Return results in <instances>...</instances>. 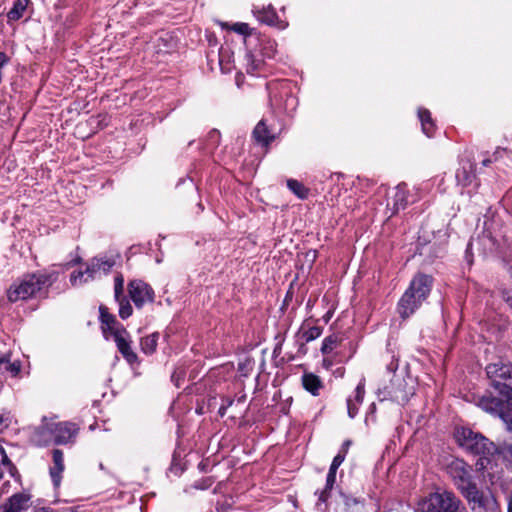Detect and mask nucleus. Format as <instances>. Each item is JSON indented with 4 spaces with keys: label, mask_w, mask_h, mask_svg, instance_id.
Segmentation results:
<instances>
[{
    "label": "nucleus",
    "mask_w": 512,
    "mask_h": 512,
    "mask_svg": "<svg viewBox=\"0 0 512 512\" xmlns=\"http://www.w3.org/2000/svg\"><path fill=\"white\" fill-rule=\"evenodd\" d=\"M57 272L36 271L27 273L15 281L7 290V298L11 303L25 301L41 293L57 280Z\"/></svg>",
    "instance_id": "f257e3e1"
},
{
    "label": "nucleus",
    "mask_w": 512,
    "mask_h": 512,
    "mask_svg": "<svg viewBox=\"0 0 512 512\" xmlns=\"http://www.w3.org/2000/svg\"><path fill=\"white\" fill-rule=\"evenodd\" d=\"M433 286V277L424 273H417L400 298L397 311L402 319L409 318L419 309L428 298Z\"/></svg>",
    "instance_id": "f03ea898"
},
{
    "label": "nucleus",
    "mask_w": 512,
    "mask_h": 512,
    "mask_svg": "<svg viewBox=\"0 0 512 512\" xmlns=\"http://www.w3.org/2000/svg\"><path fill=\"white\" fill-rule=\"evenodd\" d=\"M79 427L72 422H58L41 426L36 433V442L39 446L51 444V436L56 445H64L74 441Z\"/></svg>",
    "instance_id": "7ed1b4c3"
},
{
    "label": "nucleus",
    "mask_w": 512,
    "mask_h": 512,
    "mask_svg": "<svg viewBox=\"0 0 512 512\" xmlns=\"http://www.w3.org/2000/svg\"><path fill=\"white\" fill-rule=\"evenodd\" d=\"M420 512H468L461 499L452 491L431 493L419 504Z\"/></svg>",
    "instance_id": "20e7f679"
},
{
    "label": "nucleus",
    "mask_w": 512,
    "mask_h": 512,
    "mask_svg": "<svg viewBox=\"0 0 512 512\" xmlns=\"http://www.w3.org/2000/svg\"><path fill=\"white\" fill-rule=\"evenodd\" d=\"M455 438L462 448L472 454L481 455L487 460L489 457L494 456L498 450L495 443L468 428L457 429Z\"/></svg>",
    "instance_id": "39448f33"
},
{
    "label": "nucleus",
    "mask_w": 512,
    "mask_h": 512,
    "mask_svg": "<svg viewBox=\"0 0 512 512\" xmlns=\"http://www.w3.org/2000/svg\"><path fill=\"white\" fill-rule=\"evenodd\" d=\"M459 491L467 500L473 512H486L495 502L494 498L485 496L474 482H471Z\"/></svg>",
    "instance_id": "423d86ee"
},
{
    "label": "nucleus",
    "mask_w": 512,
    "mask_h": 512,
    "mask_svg": "<svg viewBox=\"0 0 512 512\" xmlns=\"http://www.w3.org/2000/svg\"><path fill=\"white\" fill-rule=\"evenodd\" d=\"M486 374L493 386H509L502 381L512 380V364L507 359L498 358L486 366Z\"/></svg>",
    "instance_id": "0eeeda50"
},
{
    "label": "nucleus",
    "mask_w": 512,
    "mask_h": 512,
    "mask_svg": "<svg viewBox=\"0 0 512 512\" xmlns=\"http://www.w3.org/2000/svg\"><path fill=\"white\" fill-rule=\"evenodd\" d=\"M129 296L137 308H142L146 303H152L155 293L152 287L146 282L135 279L128 283Z\"/></svg>",
    "instance_id": "6e6552de"
},
{
    "label": "nucleus",
    "mask_w": 512,
    "mask_h": 512,
    "mask_svg": "<svg viewBox=\"0 0 512 512\" xmlns=\"http://www.w3.org/2000/svg\"><path fill=\"white\" fill-rule=\"evenodd\" d=\"M446 470L458 490L473 482L471 467L461 459L452 460L447 465Z\"/></svg>",
    "instance_id": "1a4fd4ad"
},
{
    "label": "nucleus",
    "mask_w": 512,
    "mask_h": 512,
    "mask_svg": "<svg viewBox=\"0 0 512 512\" xmlns=\"http://www.w3.org/2000/svg\"><path fill=\"white\" fill-rule=\"evenodd\" d=\"M126 336H128V333L124 327H121V330L113 331L114 341L123 358L131 366L139 364L138 356L131 347V341Z\"/></svg>",
    "instance_id": "9d476101"
},
{
    "label": "nucleus",
    "mask_w": 512,
    "mask_h": 512,
    "mask_svg": "<svg viewBox=\"0 0 512 512\" xmlns=\"http://www.w3.org/2000/svg\"><path fill=\"white\" fill-rule=\"evenodd\" d=\"M402 382L403 381L400 380L392 381L391 389L386 387L383 391L379 390V395L383 394V398H381V400L390 399L399 404H405L408 402L410 396H412L414 392L412 388L406 389Z\"/></svg>",
    "instance_id": "9b49d317"
},
{
    "label": "nucleus",
    "mask_w": 512,
    "mask_h": 512,
    "mask_svg": "<svg viewBox=\"0 0 512 512\" xmlns=\"http://www.w3.org/2000/svg\"><path fill=\"white\" fill-rule=\"evenodd\" d=\"M114 264L115 262L111 260V258L95 257L87 265L85 273H87L91 279H94L97 275L109 273Z\"/></svg>",
    "instance_id": "f8f14e48"
},
{
    "label": "nucleus",
    "mask_w": 512,
    "mask_h": 512,
    "mask_svg": "<svg viewBox=\"0 0 512 512\" xmlns=\"http://www.w3.org/2000/svg\"><path fill=\"white\" fill-rule=\"evenodd\" d=\"M253 13L257 20L263 24L275 26L278 28L283 27L282 21H280L275 9L271 5L262 7L261 9L255 8Z\"/></svg>",
    "instance_id": "ddd939ff"
},
{
    "label": "nucleus",
    "mask_w": 512,
    "mask_h": 512,
    "mask_svg": "<svg viewBox=\"0 0 512 512\" xmlns=\"http://www.w3.org/2000/svg\"><path fill=\"white\" fill-rule=\"evenodd\" d=\"M252 136L257 144L266 148L276 139V135L269 129L265 120H260L257 123Z\"/></svg>",
    "instance_id": "4468645a"
},
{
    "label": "nucleus",
    "mask_w": 512,
    "mask_h": 512,
    "mask_svg": "<svg viewBox=\"0 0 512 512\" xmlns=\"http://www.w3.org/2000/svg\"><path fill=\"white\" fill-rule=\"evenodd\" d=\"M30 497L24 493L12 495L0 508V512H23L29 507Z\"/></svg>",
    "instance_id": "2eb2a0df"
},
{
    "label": "nucleus",
    "mask_w": 512,
    "mask_h": 512,
    "mask_svg": "<svg viewBox=\"0 0 512 512\" xmlns=\"http://www.w3.org/2000/svg\"><path fill=\"white\" fill-rule=\"evenodd\" d=\"M53 466L50 467L49 473L55 487H58L62 480V473L65 469L63 452L60 449L52 451Z\"/></svg>",
    "instance_id": "dca6fc26"
},
{
    "label": "nucleus",
    "mask_w": 512,
    "mask_h": 512,
    "mask_svg": "<svg viewBox=\"0 0 512 512\" xmlns=\"http://www.w3.org/2000/svg\"><path fill=\"white\" fill-rule=\"evenodd\" d=\"M303 388L311 393L313 396H318L320 390L323 388V382L319 376L313 373H304L302 376Z\"/></svg>",
    "instance_id": "f3484780"
},
{
    "label": "nucleus",
    "mask_w": 512,
    "mask_h": 512,
    "mask_svg": "<svg viewBox=\"0 0 512 512\" xmlns=\"http://www.w3.org/2000/svg\"><path fill=\"white\" fill-rule=\"evenodd\" d=\"M99 312L100 321L102 323V331L104 335H106L109 332L113 336V331L121 330L122 326L115 327V325L117 324L116 318L114 315L108 312V309L106 307L100 306Z\"/></svg>",
    "instance_id": "a211bd4d"
},
{
    "label": "nucleus",
    "mask_w": 512,
    "mask_h": 512,
    "mask_svg": "<svg viewBox=\"0 0 512 512\" xmlns=\"http://www.w3.org/2000/svg\"><path fill=\"white\" fill-rule=\"evenodd\" d=\"M418 117L421 122L423 133L428 137H432L435 131V124L431 118L430 111L425 108H420L418 110Z\"/></svg>",
    "instance_id": "6ab92c4d"
},
{
    "label": "nucleus",
    "mask_w": 512,
    "mask_h": 512,
    "mask_svg": "<svg viewBox=\"0 0 512 512\" xmlns=\"http://www.w3.org/2000/svg\"><path fill=\"white\" fill-rule=\"evenodd\" d=\"M30 2L31 0H16L13 7L7 13L8 23L21 19Z\"/></svg>",
    "instance_id": "aec40b11"
},
{
    "label": "nucleus",
    "mask_w": 512,
    "mask_h": 512,
    "mask_svg": "<svg viewBox=\"0 0 512 512\" xmlns=\"http://www.w3.org/2000/svg\"><path fill=\"white\" fill-rule=\"evenodd\" d=\"M407 195H408V191H407L406 184H404V183L399 184L395 188V192H394V196H393V206L396 211H398L399 209H404L406 207V205L408 203Z\"/></svg>",
    "instance_id": "412c9836"
},
{
    "label": "nucleus",
    "mask_w": 512,
    "mask_h": 512,
    "mask_svg": "<svg viewBox=\"0 0 512 512\" xmlns=\"http://www.w3.org/2000/svg\"><path fill=\"white\" fill-rule=\"evenodd\" d=\"M336 473H337V469L330 466L327 477H326V486L319 493V501L326 502L327 499L329 498L330 492L333 489L334 484L336 482Z\"/></svg>",
    "instance_id": "4be33fe9"
},
{
    "label": "nucleus",
    "mask_w": 512,
    "mask_h": 512,
    "mask_svg": "<svg viewBox=\"0 0 512 512\" xmlns=\"http://www.w3.org/2000/svg\"><path fill=\"white\" fill-rule=\"evenodd\" d=\"M322 327L320 326H312V327H308L306 328V323H304L299 331H298V335L301 336V338L304 340L305 343H308V342H311L317 338H319L322 334Z\"/></svg>",
    "instance_id": "5701e85b"
},
{
    "label": "nucleus",
    "mask_w": 512,
    "mask_h": 512,
    "mask_svg": "<svg viewBox=\"0 0 512 512\" xmlns=\"http://www.w3.org/2000/svg\"><path fill=\"white\" fill-rule=\"evenodd\" d=\"M159 334L152 333L141 338L140 347L141 351L145 354L151 355L156 351Z\"/></svg>",
    "instance_id": "b1692460"
},
{
    "label": "nucleus",
    "mask_w": 512,
    "mask_h": 512,
    "mask_svg": "<svg viewBox=\"0 0 512 512\" xmlns=\"http://www.w3.org/2000/svg\"><path fill=\"white\" fill-rule=\"evenodd\" d=\"M341 343V338L337 334H332L324 338L321 346V353L323 355L330 354Z\"/></svg>",
    "instance_id": "393cba45"
},
{
    "label": "nucleus",
    "mask_w": 512,
    "mask_h": 512,
    "mask_svg": "<svg viewBox=\"0 0 512 512\" xmlns=\"http://www.w3.org/2000/svg\"><path fill=\"white\" fill-rule=\"evenodd\" d=\"M246 59V72L248 74L254 75L258 71L261 70L263 65V61L261 59H257L252 53H247L245 56Z\"/></svg>",
    "instance_id": "a878e982"
},
{
    "label": "nucleus",
    "mask_w": 512,
    "mask_h": 512,
    "mask_svg": "<svg viewBox=\"0 0 512 512\" xmlns=\"http://www.w3.org/2000/svg\"><path fill=\"white\" fill-rule=\"evenodd\" d=\"M287 186L300 199H306L308 197L309 190L301 182L289 179Z\"/></svg>",
    "instance_id": "bb28decb"
},
{
    "label": "nucleus",
    "mask_w": 512,
    "mask_h": 512,
    "mask_svg": "<svg viewBox=\"0 0 512 512\" xmlns=\"http://www.w3.org/2000/svg\"><path fill=\"white\" fill-rule=\"evenodd\" d=\"M277 51V44L272 39H263L261 42V53L266 58H273Z\"/></svg>",
    "instance_id": "cd10ccee"
},
{
    "label": "nucleus",
    "mask_w": 512,
    "mask_h": 512,
    "mask_svg": "<svg viewBox=\"0 0 512 512\" xmlns=\"http://www.w3.org/2000/svg\"><path fill=\"white\" fill-rule=\"evenodd\" d=\"M497 447L496 454H500L508 465L512 467V443L504 441L502 444L497 445Z\"/></svg>",
    "instance_id": "c85d7f7f"
},
{
    "label": "nucleus",
    "mask_w": 512,
    "mask_h": 512,
    "mask_svg": "<svg viewBox=\"0 0 512 512\" xmlns=\"http://www.w3.org/2000/svg\"><path fill=\"white\" fill-rule=\"evenodd\" d=\"M116 301L119 304V316L122 319H127L128 317H130L133 313V309L129 299L127 297H124Z\"/></svg>",
    "instance_id": "c756f323"
},
{
    "label": "nucleus",
    "mask_w": 512,
    "mask_h": 512,
    "mask_svg": "<svg viewBox=\"0 0 512 512\" xmlns=\"http://www.w3.org/2000/svg\"><path fill=\"white\" fill-rule=\"evenodd\" d=\"M124 277L121 273H118L114 278V298L119 300L124 298Z\"/></svg>",
    "instance_id": "7c9ffc66"
},
{
    "label": "nucleus",
    "mask_w": 512,
    "mask_h": 512,
    "mask_svg": "<svg viewBox=\"0 0 512 512\" xmlns=\"http://www.w3.org/2000/svg\"><path fill=\"white\" fill-rule=\"evenodd\" d=\"M223 26L241 35L246 36L251 34V29L247 23H234L231 26L223 24Z\"/></svg>",
    "instance_id": "2f4dec72"
},
{
    "label": "nucleus",
    "mask_w": 512,
    "mask_h": 512,
    "mask_svg": "<svg viewBox=\"0 0 512 512\" xmlns=\"http://www.w3.org/2000/svg\"><path fill=\"white\" fill-rule=\"evenodd\" d=\"M365 395V380L362 379L355 388V395L353 401L357 404H362Z\"/></svg>",
    "instance_id": "473e14b6"
},
{
    "label": "nucleus",
    "mask_w": 512,
    "mask_h": 512,
    "mask_svg": "<svg viewBox=\"0 0 512 512\" xmlns=\"http://www.w3.org/2000/svg\"><path fill=\"white\" fill-rule=\"evenodd\" d=\"M360 404L353 401L351 397L347 399V411L350 418H354L358 414Z\"/></svg>",
    "instance_id": "72a5a7b5"
},
{
    "label": "nucleus",
    "mask_w": 512,
    "mask_h": 512,
    "mask_svg": "<svg viewBox=\"0 0 512 512\" xmlns=\"http://www.w3.org/2000/svg\"><path fill=\"white\" fill-rule=\"evenodd\" d=\"M499 417L505 423L507 431L512 432V411L506 409V411L503 412V414L501 413Z\"/></svg>",
    "instance_id": "f704fd0d"
},
{
    "label": "nucleus",
    "mask_w": 512,
    "mask_h": 512,
    "mask_svg": "<svg viewBox=\"0 0 512 512\" xmlns=\"http://www.w3.org/2000/svg\"><path fill=\"white\" fill-rule=\"evenodd\" d=\"M318 256L317 250L310 249L304 253V259L305 262L308 264L309 267H311L314 262L316 261Z\"/></svg>",
    "instance_id": "c9c22d12"
},
{
    "label": "nucleus",
    "mask_w": 512,
    "mask_h": 512,
    "mask_svg": "<svg viewBox=\"0 0 512 512\" xmlns=\"http://www.w3.org/2000/svg\"><path fill=\"white\" fill-rule=\"evenodd\" d=\"M1 454H2V459H1L0 466L3 465L4 467H6L9 470L15 469L14 465L12 464L11 460L9 459V457L7 456L6 452L3 449H1Z\"/></svg>",
    "instance_id": "e433bc0d"
},
{
    "label": "nucleus",
    "mask_w": 512,
    "mask_h": 512,
    "mask_svg": "<svg viewBox=\"0 0 512 512\" xmlns=\"http://www.w3.org/2000/svg\"><path fill=\"white\" fill-rule=\"evenodd\" d=\"M84 274H86L85 271L84 272L79 271L77 273H75V272L72 273L71 276H70V281H71L72 285L76 286L79 283H81L82 282V277L84 276Z\"/></svg>",
    "instance_id": "4c0bfd02"
},
{
    "label": "nucleus",
    "mask_w": 512,
    "mask_h": 512,
    "mask_svg": "<svg viewBox=\"0 0 512 512\" xmlns=\"http://www.w3.org/2000/svg\"><path fill=\"white\" fill-rule=\"evenodd\" d=\"M211 484H212V481L210 479H203L201 481L195 482L194 487L196 489L204 490V489L209 488L211 486Z\"/></svg>",
    "instance_id": "58836bf2"
},
{
    "label": "nucleus",
    "mask_w": 512,
    "mask_h": 512,
    "mask_svg": "<svg viewBox=\"0 0 512 512\" xmlns=\"http://www.w3.org/2000/svg\"><path fill=\"white\" fill-rule=\"evenodd\" d=\"M344 460H345V456H344V454H339V453H338V454L333 458V461H332V463H331V465H330V466H331V467H334V468H336V469H338V468L341 466V464L344 462Z\"/></svg>",
    "instance_id": "ea45409f"
},
{
    "label": "nucleus",
    "mask_w": 512,
    "mask_h": 512,
    "mask_svg": "<svg viewBox=\"0 0 512 512\" xmlns=\"http://www.w3.org/2000/svg\"><path fill=\"white\" fill-rule=\"evenodd\" d=\"M506 153H507V149L498 147L494 151L491 159L493 160V162H496L497 160H499Z\"/></svg>",
    "instance_id": "a19ab883"
},
{
    "label": "nucleus",
    "mask_w": 512,
    "mask_h": 512,
    "mask_svg": "<svg viewBox=\"0 0 512 512\" xmlns=\"http://www.w3.org/2000/svg\"><path fill=\"white\" fill-rule=\"evenodd\" d=\"M398 369V360L392 358L391 362L387 365V370L389 372H395Z\"/></svg>",
    "instance_id": "79ce46f5"
},
{
    "label": "nucleus",
    "mask_w": 512,
    "mask_h": 512,
    "mask_svg": "<svg viewBox=\"0 0 512 512\" xmlns=\"http://www.w3.org/2000/svg\"><path fill=\"white\" fill-rule=\"evenodd\" d=\"M350 445H351L350 440L344 441V443L342 444L341 450L339 451V454H344V456L346 457V454L349 450Z\"/></svg>",
    "instance_id": "37998d69"
},
{
    "label": "nucleus",
    "mask_w": 512,
    "mask_h": 512,
    "mask_svg": "<svg viewBox=\"0 0 512 512\" xmlns=\"http://www.w3.org/2000/svg\"><path fill=\"white\" fill-rule=\"evenodd\" d=\"M332 365H333V361H332L329 357H325V358L323 359V366H324L326 369H329Z\"/></svg>",
    "instance_id": "c03bdc74"
},
{
    "label": "nucleus",
    "mask_w": 512,
    "mask_h": 512,
    "mask_svg": "<svg viewBox=\"0 0 512 512\" xmlns=\"http://www.w3.org/2000/svg\"><path fill=\"white\" fill-rule=\"evenodd\" d=\"M226 409H227V406H225L224 404L221 405V407L219 408V414L221 416H224L225 413H226Z\"/></svg>",
    "instance_id": "a18cd8bd"
},
{
    "label": "nucleus",
    "mask_w": 512,
    "mask_h": 512,
    "mask_svg": "<svg viewBox=\"0 0 512 512\" xmlns=\"http://www.w3.org/2000/svg\"><path fill=\"white\" fill-rule=\"evenodd\" d=\"M493 162V160L491 158H486L482 161V164L483 166H488L489 164H491Z\"/></svg>",
    "instance_id": "49530a36"
},
{
    "label": "nucleus",
    "mask_w": 512,
    "mask_h": 512,
    "mask_svg": "<svg viewBox=\"0 0 512 512\" xmlns=\"http://www.w3.org/2000/svg\"><path fill=\"white\" fill-rule=\"evenodd\" d=\"M232 404H233V400H232V399H227V400H226V404H224V405H225V406H227V408H228V407H229V406H231Z\"/></svg>",
    "instance_id": "de8ad7c7"
},
{
    "label": "nucleus",
    "mask_w": 512,
    "mask_h": 512,
    "mask_svg": "<svg viewBox=\"0 0 512 512\" xmlns=\"http://www.w3.org/2000/svg\"><path fill=\"white\" fill-rule=\"evenodd\" d=\"M300 349H302L305 352L304 343L301 344Z\"/></svg>",
    "instance_id": "09e8293b"
}]
</instances>
